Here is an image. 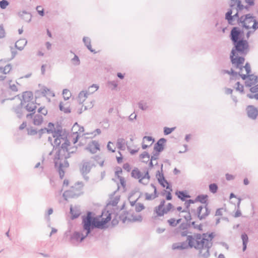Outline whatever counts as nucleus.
Returning <instances> with one entry per match:
<instances>
[{"instance_id":"f257e3e1","label":"nucleus","mask_w":258,"mask_h":258,"mask_svg":"<svg viewBox=\"0 0 258 258\" xmlns=\"http://www.w3.org/2000/svg\"><path fill=\"white\" fill-rule=\"evenodd\" d=\"M52 138L53 140L49 137V140L52 142L54 147L58 148L55 157V167L62 179L69 166L67 159L70 156V144L66 135L62 130L55 133Z\"/></svg>"},{"instance_id":"f03ea898","label":"nucleus","mask_w":258,"mask_h":258,"mask_svg":"<svg viewBox=\"0 0 258 258\" xmlns=\"http://www.w3.org/2000/svg\"><path fill=\"white\" fill-rule=\"evenodd\" d=\"M215 234L213 232L201 234H195L188 236L187 241L190 247L198 250L199 254L203 257L210 255V248L212 247V240Z\"/></svg>"},{"instance_id":"7ed1b4c3","label":"nucleus","mask_w":258,"mask_h":258,"mask_svg":"<svg viewBox=\"0 0 258 258\" xmlns=\"http://www.w3.org/2000/svg\"><path fill=\"white\" fill-rule=\"evenodd\" d=\"M231 39L236 43L235 49H233L230 56L231 60L233 64L239 67L240 64H243L244 58L238 56V53H245L247 51L248 45L246 40H238L241 37L242 33L236 27L232 29L231 32Z\"/></svg>"},{"instance_id":"20e7f679","label":"nucleus","mask_w":258,"mask_h":258,"mask_svg":"<svg viewBox=\"0 0 258 258\" xmlns=\"http://www.w3.org/2000/svg\"><path fill=\"white\" fill-rule=\"evenodd\" d=\"M94 214L89 212L86 216L83 217V228L86 230V236L90 233L92 228H103L111 219V214L106 210L103 211L100 217H94Z\"/></svg>"},{"instance_id":"39448f33","label":"nucleus","mask_w":258,"mask_h":258,"mask_svg":"<svg viewBox=\"0 0 258 258\" xmlns=\"http://www.w3.org/2000/svg\"><path fill=\"white\" fill-rule=\"evenodd\" d=\"M63 196L66 200L79 196L83 193V185L80 183L71 184L68 179L63 181L62 185Z\"/></svg>"},{"instance_id":"423d86ee","label":"nucleus","mask_w":258,"mask_h":258,"mask_svg":"<svg viewBox=\"0 0 258 258\" xmlns=\"http://www.w3.org/2000/svg\"><path fill=\"white\" fill-rule=\"evenodd\" d=\"M243 64H240L239 67H237L236 65H234L236 68L240 69V71L238 73V75L236 73L232 74L230 78V83L232 85L236 86L235 88L236 90L239 91L241 92L243 91V86L240 84V82L238 81L239 76H240L243 80L245 79L246 77L249 75L250 72V67L249 64L246 63L245 65L241 67Z\"/></svg>"},{"instance_id":"0eeeda50","label":"nucleus","mask_w":258,"mask_h":258,"mask_svg":"<svg viewBox=\"0 0 258 258\" xmlns=\"http://www.w3.org/2000/svg\"><path fill=\"white\" fill-rule=\"evenodd\" d=\"M36 97L32 92L27 91L23 92L21 99V105L28 112H35L37 108Z\"/></svg>"},{"instance_id":"6e6552de","label":"nucleus","mask_w":258,"mask_h":258,"mask_svg":"<svg viewBox=\"0 0 258 258\" xmlns=\"http://www.w3.org/2000/svg\"><path fill=\"white\" fill-rule=\"evenodd\" d=\"M240 23L243 27L249 30L247 37L249 36V32L254 31L258 28V22L250 14L241 16L240 18Z\"/></svg>"},{"instance_id":"1a4fd4ad","label":"nucleus","mask_w":258,"mask_h":258,"mask_svg":"<svg viewBox=\"0 0 258 258\" xmlns=\"http://www.w3.org/2000/svg\"><path fill=\"white\" fill-rule=\"evenodd\" d=\"M77 102L84 110L91 108L93 106V100L91 96L86 91H82L77 98Z\"/></svg>"},{"instance_id":"9d476101","label":"nucleus","mask_w":258,"mask_h":258,"mask_svg":"<svg viewBox=\"0 0 258 258\" xmlns=\"http://www.w3.org/2000/svg\"><path fill=\"white\" fill-rule=\"evenodd\" d=\"M246 86L250 87V91L252 93H255L254 95H248L249 98H255L258 99V80L256 76L253 75H248L246 78Z\"/></svg>"},{"instance_id":"9b49d317","label":"nucleus","mask_w":258,"mask_h":258,"mask_svg":"<svg viewBox=\"0 0 258 258\" xmlns=\"http://www.w3.org/2000/svg\"><path fill=\"white\" fill-rule=\"evenodd\" d=\"M132 175L135 178L139 179V181L143 183H148L149 182V175L147 170L141 171L138 169H135L132 172Z\"/></svg>"},{"instance_id":"f8f14e48","label":"nucleus","mask_w":258,"mask_h":258,"mask_svg":"<svg viewBox=\"0 0 258 258\" xmlns=\"http://www.w3.org/2000/svg\"><path fill=\"white\" fill-rule=\"evenodd\" d=\"M173 208V206L171 203H166L165 201L163 200L155 208V212L158 216H162L170 211Z\"/></svg>"},{"instance_id":"ddd939ff","label":"nucleus","mask_w":258,"mask_h":258,"mask_svg":"<svg viewBox=\"0 0 258 258\" xmlns=\"http://www.w3.org/2000/svg\"><path fill=\"white\" fill-rule=\"evenodd\" d=\"M72 133L70 137V140L74 143H76L80 137L83 135L84 127L80 126L77 123H75L72 127Z\"/></svg>"},{"instance_id":"4468645a","label":"nucleus","mask_w":258,"mask_h":258,"mask_svg":"<svg viewBox=\"0 0 258 258\" xmlns=\"http://www.w3.org/2000/svg\"><path fill=\"white\" fill-rule=\"evenodd\" d=\"M12 70V65L8 61L0 60V81L4 80Z\"/></svg>"},{"instance_id":"2eb2a0df","label":"nucleus","mask_w":258,"mask_h":258,"mask_svg":"<svg viewBox=\"0 0 258 258\" xmlns=\"http://www.w3.org/2000/svg\"><path fill=\"white\" fill-rule=\"evenodd\" d=\"M158 180L161 186L164 188H166V199L167 200H172V197L171 192L172 191V189L170 184L167 182L166 180L165 179L162 175L159 174Z\"/></svg>"},{"instance_id":"dca6fc26","label":"nucleus","mask_w":258,"mask_h":258,"mask_svg":"<svg viewBox=\"0 0 258 258\" xmlns=\"http://www.w3.org/2000/svg\"><path fill=\"white\" fill-rule=\"evenodd\" d=\"M135 207L133 209L131 210L129 212H127V215L125 216V219H127L130 221H138L140 220L141 217L140 215L134 216L133 215L134 211H136L137 212H140L144 209V206L142 204H138L134 205Z\"/></svg>"},{"instance_id":"f3484780","label":"nucleus","mask_w":258,"mask_h":258,"mask_svg":"<svg viewBox=\"0 0 258 258\" xmlns=\"http://www.w3.org/2000/svg\"><path fill=\"white\" fill-rule=\"evenodd\" d=\"M144 193L147 200H153L157 197V189L152 184H149L145 187Z\"/></svg>"},{"instance_id":"a211bd4d","label":"nucleus","mask_w":258,"mask_h":258,"mask_svg":"<svg viewBox=\"0 0 258 258\" xmlns=\"http://www.w3.org/2000/svg\"><path fill=\"white\" fill-rule=\"evenodd\" d=\"M86 149L91 154H96L100 151V145L97 141H92L88 144Z\"/></svg>"},{"instance_id":"6ab92c4d","label":"nucleus","mask_w":258,"mask_h":258,"mask_svg":"<svg viewBox=\"0 0 258 258\" xmlns=\"http://www.w3.org/2000/svg\"><path fill=\"white\" fill-rule=\"evenodd\" d=\"M177 210L179 212V217H183L185 219V221L186 222V226L187 225V223L190 222L191 220V216L188 210H182V208L181 207H178L177 208Z\"/></svg>"},{"instance_id":"aec40b11","label":"nucleus","mask_w":258,"mask_h":258,"mask_svg":"<svg viewBox=\"0 0 258 258\" xmlns=\"http://www.w3.org/2000/svg\"><path fill=\"white\" fill-rule=\"evenodd\" d=\"M39 92L41 95L49 99L54 96L53 91L45 87L41 88Z\"/></svg>"},{"instance_id":"412c9836","label":"nucleus","mask_w":258,"mask_h":258,"mask_svg":"<svg viewBox=\"0 0 258 258\" xmlns=\"http://www.w3.org/2000/svg\"><path fill=\"white\" fill-rule=\"evenodd\" d=\"M175 195L182 201H185L187 199L190 198V196L188 191H180L177 190L175 192Z\"/></svg>"},{"instance_id":"4be33fe9","label":"nucleus","mask_w":258,"mask_h":258,"mask_svg":"<svg viewBox=\"0 0 258 258\" xmlns=\"http://www.w3.org/2000/svg\"><path fill=\"white\" fill-rule=\"evenodd\" d=\"M154 142V139L149 136L144 137L143 139L142 148L145 149L151 146Z\"/></svg>"},{"instance_id":"5701e85b","label":"nucleus","mask_w":258,"mask_h":258,"mask_svg":"<svg viewBox=\"0 0 258 258\" xmlns=\"http://www.w3.org/2000/svg\"><path fill=\"white\" fill-rule=\"evenodd\" d=\"M119 201L120 196L114 194L110 196L107 205L112 207L116 206Z\"/></svg>"},{"instance_id":"b1692460","label":"nucleus","mask_w":258,"mask_h":258,"mask_svg":"<svg viewBox=\"0 0 258 258\" xmlns=\"http://www.w3.org/2000/svg\"><path fill=\"white\" fill-rule=\"evenodd\" d=\"M140 160L142 162L147 163L149 162V165L152 166V160L153 157L150 158V155L146 152L142 154L140 156Z\"/></svg>"},{"instance_id":"393cba45","label":"nucleus","mask_w":258,"mask_h":258,"mask_svg":"<svg viewBox=\"0 0 258 258\" xmlns=\"http://www.w3.org/2000/svg\"><path fill=\"white\" fill-rule=\"evenodd\" d=\"M247 113L248 116L251 118H256L258 112L257 109L253 106H248L247 107Z\"/></svg>"},{"instance_id":"a878e982","label":"nucleus","mask_w":258,"mask_h":258,"mask_svg":"<svg viewBox=\"0 0 258 258\" xmlns=\"http://www.w3.org/2000/svg\"><path fill=\"white\" fill-rule=\"evenodd\" d=\"M209 214L206 207L199 206L198 209V215L200 219L204 218Z\"/></svg>"},{"instance_id":"bb28decb","label":"nucleus","mask_w":258,"mask_h":258,"mask_svg":"<svg viewBox=\"0 0 258 258\" xmlns=\"http://www.w3.org/2000/svg\"><path fill=\"white\" fill-rule=\"evenodd\" d=\"M45 130L48 134H51L52 136L55 135V133L56 132L61 131L60 128H55L54 124L51 122L48 123L47 127Z\"/></svg>"},{"instance_id":"cd10ccee","label":"nucleus","mask_w":258,"mask_h":258,"mask_svg":"<svg viewBox=\"0 0 258 258\" xmlns=\"http://www.w3.org/2000/svg\"><path fill=\"white\" fill-rule=\"evenodd\" d=\"M139 198V194L138 192L135 191L133 192L131 194L130 196L128 197V199L131 203V205L134 207L136 201Z\"/></svg>"},{"instance_id":"c85d7f7f","label":"nucleus","mask_w":258,"mask_h":258,"mask_svg":"<svg viewBox=\"0 0 258 258\" xmlns=\"http://www.w3.org/2000/svg\"><path fill=\"white\" fill-rule=\"evenodd\" d=\"M126 146L132 154L138 151V150L135 147V145L132 139H130V141L126 142Z\"/></svg>"},{"instance_id":"c756f323","label":"nucleus","mask_w":258,"mask_h":258,"mask_svg":"<svg viewBox=\"0 0 258 258\" xmlns=\"http://www.w3.org/2000/svg\"><path fill=\"white\" fill-rule=\"evenodd\" d=\"M165 143V140L164 139H160L154 147L155 150L157 152H160L163 149V146Z\"/></svg>"},{"instance_id":"7c9ffc66","label":"nucleus","mask_w":258,"mask_h":258,"mask_svg":"<svg viewBox=\"0 0 258 258\" xmlns=\"http://www.w3.org/2000/svg\"><path fill=\"white\" fill-rule=\"evenodd\" d=\"M27 44V41L25 39H21L18 40L15 43L16 47L19 49H23Z\"/></svg>"},{"instance_id":"2f4dec72","label":"nucleus","mask_w":258,"mask_h":258,"mask_svg":"<svg viewBox=\"0 0 258 258\" xmlns=\"http://www.w3.org/2000/svg\"><path fill=\"white\" fill-rule=\"evenodd\" d=\"M71 213L72 214V219L78 217L80 214V210L77 206L71 207Z\"/></svg>"},{"instance_id":"473e14b6","label":"nucleus","mask_w":258,"mask_h":258,"mask_svg":"<svg viewBox=\"0 0 258 258\" xmlns=\"http://www.w3.org/2000/svg\"><path fill=\"white\" fill-rule=\"evenodd\" d=\"M43 116L42 115L36 114L34 116L33 123L34 125H39L43 122Z\"/></svg>"},{"instance_id":"72a5a7b5","label":"nucleus","mask_w":258,"mask_h":258,"mask_svg":"<svg viewBox=\"0 0 258 258\" xmlns=\"http://www.w3.org/2000/svg\"><path fill=\"white\" fill-rule=\"evenodd\" d=\"M182 219V218H180L178 219L171 218L167 220V223L169 226L171 227H174L176 226L178 223H179Z\"/></svg>"},{"instance_id":"f704fd0d","label":"nucleus","mask_w":258,"mask_h":258,"mask_svg":"<svg viewBox=\"0 0 258 258\" xmlns=\"http://www.w3.org/2000/svg\"><path fill=\"white\" fill-rule=\"evenodd\" d=\"M232 14V11L231 10H230L226 14V19L228 21L229 23L231 24H233L232 23L233 18L238 17L237 12L235 14H234L233 16H231Z\"/></svg>"},{"instance_id":"c9c22d12","label":"nucleus","mask_w":258,"mask_h":258,"mask_svg":"<svg viewBox=\"0 0 258 258\" xmlns=\"http://www.w3.org/2000/svg\"><path fill=\"white\" fill-rule=\"evenodd\" d=\"M60 110L63 111L64 113H69L71 112L69 105L68 103H63L61 102L59 104Z\"/></svg>"},{"instance_id":"e433bc0d","label":"nucleus","mask_w":258,"mask_h":258,"mask_svg":"<svg viewBox=\"0 0 258 258\" xmlns=\"http://www.w3.org/2000/svg\"><path fill=\"white\" fill-rule=\"evenodd\" d=\"M178 232L181 236L184 237L187 235L188 231L186 227L182 225L178 228Z\"/></svg>"},{"instance_id":"4c0bfd02","label":"nucleus","mask_w":258,"mask_h":258,"mask_svg":"<svg viewBox=\"0 0 258 258\" xmlns=\"http://www.w3.org/2000/svg\"><path fill=\"white\" fill-rule=\"evenodd\" d=\"M99 88V86L97 85H93L91 86H90L88 89V91H86L88 93V94H89L90 96L91 95L94 93L95 92H96Z\"/></svg>"},{"instance_id":"58836bf2","label":"nucleus","mask_w":258,"mask_h":258,"mask_svg":"<svg viewBox=\"0 0 258 258\" xmlns=\"http://www.w3.org/2000/svg\"><path fill=\"white\" fill-rule=\"evenodd\" d=\"M232 6H236L237 8L239 10L243 9V6L241 4V2L239 0H231Z\"/></svg>"},{"instance_id":"ea45409f","label":"nucleus","mask_w":258,"mask_h":258,"mask_svg":"<svg viewBox=\"0 0 258 258\" xmlns=\"http://www.w3.org/2000/svg\"><path fill=\"white\" fill-rule=\"evenodd\" d=\"M62 95L65 100H68L71 97V93L70 90L68 89H64L63 90Z\"/></svg>"},{"instance_id":"a19ab883","label":"nucleus","mask_w":258,"mask_h":258,"mask_svg":"<svg viewBox=\"0 0 258 258\" xmlns=\"http://www.w3.org/2000/svg\"><path fill=\"white\" fill-rule=\"evenodd\" d=\"M83 41H84V43H85L86 45L87 46V47H88V48L90 51H91L92 52L94 51V50H93L91 48V42H90V39L88 38L84 37L83 38Z\"/></svg>"},{"instance_id":"79ce46f5","label":"nucleus","mask_w":258,"mask_h":258,"mask_svg":"<svg viewBox=\"0 0 258 258\" xmlns=\"http://www.w3.org/2000/svg\"><path fill=\"white\" fill-rule=\"evenodd\" d=\"M241 238L243 241V249L245 250L246 247V244L248 241V237L246 234H243L241 235Z\"/></svg>"},{"instance_id":"37998d69","label":"nucleus","mask_w":258,"mask_h":258,"mask_svg":"<svg viewBox=\"0 0 258 258\" xmlns=\"http://www.w3.org/2000/svg\"><path fill=\"white\" fill-rule=\"evenodd\" d=\"M38 112L40 113L42 115L45 116L47 114V110L44 106L40 107L38 110Z\"/></svg>"},{"instance_id":"c03bdc74","label":"nucleus","mask_w":258,"mask_h":258,"mask_svg":"<svg viewBox=\"0 0 258 258\" xmlns=\"http://www.w3.org/2000/svg\"><path fill=\"white\" fill-rule=\"evenodd\" d=\"M207 196H199L197 198L196 200L202 203H205L207 201Z\"/></svg>"},{"instance_id":"a18cd8bd","label":"nucleus","mask_w":258,"mask_h":258,"mask_svg":"<svg viewBox=\"0 0 258 258\" xmlns=\"http://www.w3.org/2000/svg\"><path fill=\"white\" fill-rule=\"evenodd\" d=\"M73 238L77 240H80L82 241L84 238V236H82L79 232H75L73 234Z\"/></svg>"},{"instance_id":"49530a36","label":"nucleus","mask_w":258,"mask_h":258,"mask_svg":"<svg viewBox=\"0 0 258 258\" xmlns=\"http://www.w3.org/2000/svg\"><path fill=\"white\" fill-rule=\"evenodd\" d=\"M108 149L111 151L112 152H114L115 150V147L114 144L111 142H109L107 145Z\"/></svg>"},{"instance_id":"de8ad7c7","label":"nucleus","mask_w":258,"mask_h":258,"mask_svg":"<svg viewBox=\"0 0 258 258\" xmlns=\"http://www.w3.org/2000/svg\"><path fill=\"white\" fill-rule=\"evenodd\" d=\"M209 188L212 192L215 193L217 190L218 186L216 184L213 183L210 185Z\"/></svg>"},{"instance_id":"09e8293b","label":"nucleus","mask_w":258,"mask_h":258,"mask_svg":"<svg viewBox=\"0 0 258 258\" xmlns=\"http://www.w3.org/2000/svg\"><path fill=\"white\" fill-rule=\"evenodd\" d=\"M9 3L6 0H2L0 2V7L3 9H6Z\"/></svg>"},{"instance_id":"8fccbe9b","label":"nucleus","mask_w":258,"mask_h":258,"mask_svg":"<svg viewBox=\"0 0 258 258\" xmlns=\"http://www.w3.org/2000/svg\"><path fill=\"white\" fill-rule=\"evenodd\" d=\"M10 88L13 91H17L18 90L17 87L15 84V82H13L11 81L9 83Z\"/></svg>"},{"instance_id":"3c124183","label":"nucleus","mask_w":258,"mask_h":258,"mask_svg":"<svg viewBox=\"0 0 258 258\" xmlns=\"http://www.w3.org/2000/svg\"><path fill=\"white\" fill-rule=\"evenodd\" d=\"M174 129H175V127L169 128V127H164V133L165 135H168V134H170L171 133H172L174 131Z\"/></svg>"},{"instance_id":"603ef678","label":"nucleus","mask_w":258,"mask_h":258,"mask_svg":"<svg viewBox=\"0 0 258 258\" xmlns=\"http://www.w3.org/2000/svg\"><path fill=\"white\" fill-rule=\"evenodd\" d=\"M36 10L38 13V14L41 16H44V9L42 6H39L36 7Z\"/></svg>"},{"instance_id":"864d4df0","label":"nucleus","mask_w":258,"mask_h":258,"mask_svg":"<svg viewBox=\"0 0 258 258\" xmlns=\"http://www.w3.org/2000/svg\"><path fill=\"white\" fill-rule=\"evenodd\" d=\"M117 178L119 179V182H120L121 185H122V186L123 188H125V186H126V181L125 180V178L122 176L119 177Z\"/></svg>"},{"instance_id":"5fc2aeb1","label":"nucleus","mask_w":258,"mask_h":258,"mask_svg":"<svg viewBox=\"0 0 258 258\" xmlns=\"http://www.w3.org/2000/svg\"><path fill=\"white\" fill-rule=\"evenodd\" d=\"M109 86L111 89H114L117 87V83L115 82H111L109 83Z\"/></svg>"},{"instance_id":"6e6d98bb","label":"nucleus","mask_w":258,"mask_h":258,"mask_svg":"<svg viewBox=\"0 0 258 258\" xmlns=\"http://www.w3.org/2000/svg\"><path fill=\"white\" fill-rule=\"evenodd\" d=\"M122 172V170L121 168H118L116 169L115 172V176L118 178L119 177H121L120 175Z\"/></svg>"},{"instance_id":"4d7b16f0","label":"nucleus","mask_w":258,"mask_h":258,"mask_svg":"<svg viewBox=\"0 0 258 258\" xmlns=\"http://www.w3.org/2000/svg\"><path fill=\"white\" fill-rule=\"evenodd\" d=\"M139 108H141L142 110H145L147 108V105L146 103L144 102H140L139 103Z\"/></svg>"},{"instance_id":"13d9d810","label":"nucleus","mask_w":258,"mask_h":258,"mask_svg":"<svg viewBox=\"0 0 258 258\" xmlns=\"http://www.w3.org/2000/svg\"><path fill=\"white\" fill-rule=\"evenodd\" d=\"M90 168L91 167L89 165L86 164L83 165L82 169L84 172H88L90 171Z\"/></svg>"},{"instance_id":"bf43d9fd","label":"nucleus","mask_w":258,"mask_h":258,"mask_svg":"<svg viewBox=\"0 0 258 258\" xmlns=\"http://www.w3.org/2000/svg\"><path fill=\"white\" fill-rule=\"evenodd\" d=\"M5 36V31L3 26H0V38H3Z\"/></svg>"},{"instance_id":"052dcab7","label":"nucleus","mask_w":258,"mask_h":258,"mask_svg":"<svg viewBox=\"0 0 258 258\" xmlns=\"http://www.w3.org/2000/svg\"><path fill=\"white\" fill-rule=\"evenodd\" d=\"M116 160L118 163H120L122 162L123 161V157L120 154V153H119V156H116Z\"/></svg>"},{"instance_id":"680f3d73","label":"nucleus","mask_w":258,"mask_h":258,"mask_svg":"<svg viewBox=\"0 0 258 258\" xmlns=\"http://www.w3.org/2000/svg\"><path fill=\"white\" fill-rule=\"evenodd\" d=\"M72 61L75 64H78L79 63V59L78 56H75Z\"/></svg>"},{"instance_id":"e2e57ef3","label":"nucleus","mask_w":258,"mask_h":258,"mask_svg":"<svg viewBox=\"0 0 258 258\" xmlns=\"http://www.w3.org/2000/svg\"><path fill=\"white\" fill-rule=\"evenodd\" d=\"M226 178L227 180H232V179H234V176L231 174H226Z\"/></svg>"},{"instance_id":"0e129e2a","label":"nucleus","mask_w":258,"mask_h":258,"mask_svg":"<svg viewBox=\"0 0 258 258\" xmlns=\"http://www.w3.org/2000/svg\"><path fill=\"white\" fill-rule=\"evenodd\" d=\"M241 215V212L239 210H237L234 214V217H238Z\"/></svg>"},{"instance_id":"69168bd1","label":"nucleus","mask_w":258,"mask_h":258,"mask_svg":"<svg viewBox=\"0 0 258 258\" xmlns=\"http://www.w3.org/2000/svg\"><path fill=\"white\" fill-rule=\"evenodd\" d=\"M46 47L47 48V49L49 50L51 49V44L50 43V42H47L46 43Z\"/></svg>"},{"instance_id":"338daca9","label":"nucleus","mask_w":258,"mask_h":258,"mask_svg":"<svg viewBox=\"0 0 258 258\" xmlns=\"http://www.w3.org/2000/svg\"><path fill=\"white\" fill-rule=\"evenodd\" d=\"M27 126L26 122H23L20 126V128L22 130L25 128Z\"/></svg>"},{"instance_id":"774afa93","label":"nucleus","mask_w":258,"mask_h":258,"mask_svg":"<svg viewBox=\"0 0 258 258\" xmlns=\"http://www.w3.org/2000/svg\"><path fill=\"white\" fill-rule=\"evenodd\" d=\"M232 92V90L231 89H226L225 90V93L227 94H231Z\"/></svg>"}]
</instances>
